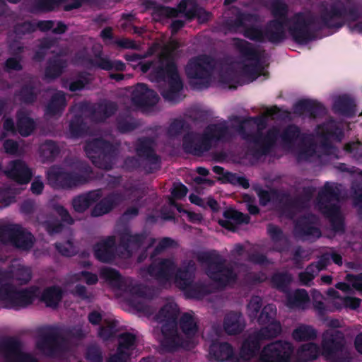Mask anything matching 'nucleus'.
<instances>
[{"instance_id":"9","label":"nucleus","mask_w":362,"mask_h":362,"mask_svg":"<svg viewBox=\"0 0 362 362\" xmlns=\"http://www.w3.org/2000/svg\"><path fill=\"white\" fill-rule=\"evenodd\" d=\"M81 170L85 175L68 172L59 166H53L47 173V178L56 188L71 189L86 183L88 177L93 173L92 168L88 164H83Z\"/></svg>"},{"instance_id":"13","label":"nucleus","mask_w":362,"mask_h":362,"mask_svg":"<svg viewBox=\"0 0 362 362\" xmlns=\"http://www.w3.org/2000/svg\"><path fill=\"white\" fill-rule=\"evenodd\" d=\"M99 274L100 278L114 288L138 297H144L146 295L144 288L141 284H134L131 280L123 277L116 269L103 267L100 268Z\"/></svg>"},{"instance_id":"57","label":"nucleus","mask_w":362,"mask_h":362,"mask_svg":"<svg viewBox=\"0 0 362 362\" xmlns=\"http://www.w3.org/2000/svg\"><path fill=\"white\" fill-rule=\"evenodd\" d=\"M302 135L300 129L296 124H288L282 131L281 139L284 144L291 145L295 143ZM304 134H303V136Z\"/></svg>"},{"instance_id":"15","label":"nucleus","mask_w":362,"mask_h":362,"mask_svg":"<svg viewBox=\"0 0 362 362\" xmlns=\"http://www.w3.org/2000/svg\"><path fill=\"white\" fill-rule=\"evenodd\" d=\"M293 353L291 343L276 341L265 346L255 362H291Z\"/></svg>"},{"instance_id":"48","label":"nucleus","mask_w":362,"mask_h":362,"mask_svg":"<svg viewBox=\"0 0 362 362\" xmlns=\"http://www.w3.org/2000/svg\"><path fill=\"white\" fill-rule=\"evenodd\" d=\"M310 302V297L305 289H296L286 298V305L290 308L304 309Z\"/></svg>"},{"instance_id":"1","label":"nucleus","mask_w":362,"mask_h":362,"mask_svg":"<svg viewBox=\"0 0 362 362\" xmlns=\"http://www.w3.org/2000/svg\"><path fill=\"white\" fill-rule=\"evenodd\" d=\"M359 18L356 5L346 6L341 0H335L329 6L322 4L317 16L310 12L296 13L288 19V31L293 42L304 45L315 40L317 31L342 28L344 23L339 19L356 22Z\"/></svg>"},{"instance_id":"17","label":"nucleus","mask_w":362,"mask_h":362,"mask_svg":"<svg viewBox=\"0 0 362 362\" xmlns=\"http://www.w3.org/2000/svg\"><path fill=\"white\" fill-rule=\"evenodd\" d=\"M268 328H261L248 335L243 341L240 354L241 358L245 360H249L254 358L259 352L261 348V341L264 339L275 338L278 336V331L272 329V334H267L269 331Z\"/></svg>"},{"instance_id":"27","label":"nucleus","mask_w":362,"mask_h":362,"mask_svg":"<svg viewBox=\"0 0 362 362\" xmlns=\"http://www.w3.org/2000/svg\"><path fill=\"white\" fill-rule=\"evenodd\" d=\"M211 141L204 133L201 140L195 141L193 133H187L182 139V148L187 153L200 156L204 152L209 151L211 148Z\"/></svg>"},{"instance_id":"56","label":"nucleus","mask_w":362,"mask_h":362,"mask_svg":"<svg viewBox=\"0 0 362 362\" xmlns=\"http://www.w3.org/2000/svg\"><path fill=\"white\" fill-rule=\"evenodd\" d=\"M16 289L11 283L0 285V301L4 304L6 308L11 309Z\"/></svg>"},{"instance_id":"42","label":"nucleus","mask_w":362,"mask_h":362,"mask_svg":"<svg viewBox=\"0 0 362 362\" xmlns=\"http://www.w3.org/2000/svg\"><path fill=\"white\" fill-rule=\"evenodd\" d=\"M37 291L36 287L16 289L11 309L18 310L31 305L36 298Z\"/></svg>"},{"instance_id":"30","label":"nucleus","mask_w":362,"mask_h":362,"mask_svg":"<svg viewBox=\"0 0 362 362\" xmlns=\"http://www.w3.org/2000/svg\"><path fill=\"white\" fill-rule=\"evenodd\" d=\"M197 266L192 260H185L180 267L176 268L174 278L176 286L181 290L194 282Z\"/></svg>"},{"instance_id":"63","label":"nucleus","mask_w":362,"mask_h":362,"mask_svg":"<svg viewBox=\"0 0 362 362\" xmlns=\"http://www.w3.org/2000/svg\"><path fill=\"white\" fill-rule=\"evenodd\" d=\"M136 336L130 332H124L119 335V344L117 349L120 350H130L134 346Z\"/></svg>"},{"instance_id":"38","label":"nucleus","mask_w":362,"mask_h":362,"mask_svg":"<svg viewBox=\"0 0 362 362\" xmlns=\"http://www.w3.org/2000/svg\"><path fill=\"white\" fill-rule=\"evenodd\" d=\"M204 133L211 142H226L232 138L230 131L225 121L209 124L206 127Z\"/></svg>"},{"instance_id":"10","label":"nucleus","mask_w":362,"mask_h":362,"mask_svg":"<svg viewBox=\"0 0 362 362\" xmlns=\"http://www.w3.org/2000/svg\"><path fill=\"white\" fill-rule=\"evenodd\" d=\"M233 45L241 56L252 63L243 66L242 73L252 81L257 79L263 71L261 52L255 49L252 44L241 38H233Z\"/></svg>"},{"instance_id":"50","label":"nucleus","mask_w":362,"mask_h":362,"mask_svg":"<svg viewBox=\"0 0 362 362\" xmlns=\"http://www.w3.org/2000/svg\"><path fill=\"white\" fill-rule=\"evenodd\" d=\"M317 330L311 325L301 324L292 332V338L296 341H308L317 338Z\"/></svg>"},{"instance_id":"23","label":"nucleus","mask_w":362,"mask_h":362,"mask_svg":"<svg viewBox=\"0 0 362 362\" xmlns=\"http://www.w3.org/2000/svg\"><path fill=\"white\" fill-rule=\"evenodd\" d=\"M293 113L298 116H307L310 119L322 117L327 111L325 105L316 100L301 99L293 106Z\"/></svg>"},{"instance_id":"36","label":"nucleus","mask_w":362,"mask_h":362,"mask_svg":"<svg viewBox=\"0 0 362 362\" xmlns=\"http://www.w3.org/2000/svg\"><path fill=\"white\" fill-rule=\"evenodd\" d=\"M267 233L274 244V251L282 253L289 250L290 240L279 226L269 223L267 226Z\"/></svg>"},{"instance_id":"58","label":"nucleus","mask_w":362,"mask_h":362,"mask_svg":"<svg viewBox=\"0 0 362 362\" xmlns=\"http://www.w3.org/2000/svg\"><path fill=\"white\" fill-rule=\"evenodd\" d=\"M87 129V124L83 117L80 115H75L69 124L70 134L73 137L78 138L83 136Z\"/></svg>"},{"instance_id":"7","label":"nucleus","mask_w":362,"mask_h":362,"mask_svg":"<svg viewBox=\"0 0 362 362\" xmlns=\"http://www.w3.org/2000/svg\"><path fill=\"white\" fill-rule=\"evenodd\" d=\"M157 81H165L168 77V88L160 90L165 100L173 104L181 101L180 92L183 89V82L179 75L175 62L168 58L164 65H159L153 70Z\"/></svg>"},{"instance_id":"8","label":"nucleus","mask_w":362,"mask_h":362,"mask_svg":"<svg viewBox=\"0 0 362 362\" xmlns=\"http://www.w3.org/2000/svg\"><path fill=\"white\" fill-rule=\"evenodd\" d=\"M215 68V62L212 57L203 55L189 59L185 67V74L191 81L190 86L194 89L208 88L212 72Z\"/></svg>"},{"instance_id":"47","label":"nucleus","mask_w":362,"mask_h":362,"mask_svg":"<svg viewBox=\"0 0 362 362\" xmlns=\"http://www.w3.org/2000/svg\"><path fill=\"white\" fill-rule=\"evenodd\" d=\"M328 218L332 230L336 233H344L345 232V223L344 218L340 214V206H331L328 211L320 212Z\"/></svg>"},{"instance_id":"55","label":"nucleus","mask_w":362,"mask_h":362,"mask_svg":"<svg viewBox=\"0 0 362 362\" xmlns=\"http://www.w3.org/2000/svg\"><path fill=\"white\" fill-rule=\"evenodd\" d=\"M320 354V348L314 342H309L301 345L298 349V356L304 361L315 360Z\"/></svg>"},{"instance_id":"19","label":"nucleus","mask_w":362,"mask_h":362,"mask_svg":"<svg viewBox=\"0 0 362 362\" xmlns=\"http://www.w3.org/2000/svg\"><path fill=\"white\" fill-rule=\"evenodd\" d=\"M0 352L6 362H37L33 355L23 351L21 341L15 337H7L1 341Z\"/></svg>"},{"instance_id":"37","label":"nucleus","mask_w":362,"mask_h":362,"mask_svg":"<svg viewBox=\"0 0 362 362\" xmlns=\"http://www.w3.org/2000/svg\"><path fill=\"white\" fill-rule=\"evenodd\" d=\"M223 329L228 335L241 333L245 327V320L241 313L230 311L223 319Z\"/></svg>"},{"instance_id":"31","label":"nucleus","mask_w":362,"mask_h":362,"mask_svg":"<svg viewBox=\"0 0 362 362\" xmlns=\"http://www.w3.org/2000/svg\"><path fill=\"white\" fill-rule=\"evenodd\" d=\"M153 143L151 137L139 138L135 145V151L139 158H144L151 165H159L160 158L155 152Z\"/></svg>"},{"instance_id":"16","label":"nucleus","mask_w":362,"mask_h":362,"mask_svg":"<svg viewBox=\"0 0 362 362\" xmlns=\"http://www.w3.org/2000/svg\"><path fill=\"white\" fill-rule=\"evenodd\" d=\"M252 15L248 13H238L234 20L226 22L229 30H235L243 28V35L245 37L257 42H264L266 41L264 29L255 25H246V22L251 21Z\"/></svg>"},{"instance_id":"43","label":"nucleus","mask_w":362,"mask_h":362,"mask_svg":"<svg viewBox=\"0 0 362 362\" xmlns=\"http://www.w3.org/2000/svg\"><path fill=\"white\" fill-rule=\"evenodd\" d=\"M64 296L63 289L57 285L46 287L40 296V300L45 303L47 307L57 308Z\"/></svg>"},{"instance_id":"52","label":"nucleus","mask_w":362,"mask_h":362,"mask_svg":"<svg viewBox=\"0 0 362 362\" xmlns=\"http://www.w3.org/2000/svg\"><path fill=\"white\" fill-rule=\"evenodd\" d=\"M315 189L313 187H305L303 188L302 195L295 199L288 196L285 201L284 205L289 208H303L305 202L310 201L314 194Z\"/></svg>"},{"instance_id":"18","label":"nucleus","mask_w":362,"mask_h":362,"mask_svg":"<svg viewBox=\"0 0 362 362\" xmlns=\"http://www.w3.org/2000/svg\"><path fill=\"white\" fill-rule=\"evenodd\" d=\"M317 132L321 138V145L326 153L335 155L337 148L332 144L331 140L340 141L344 133L338 124L333 119H329L317 126Z\"/></svg>"},{"instance_id":"20","label":"nucleus","mask_w":362,"mask_h":362,"mask_svg":"<svg viewBox=\"0 0 362 362\" xmlns=\"http://www.w3.org/2000/svg\"><path fill=\"white\" fill-rule=\"evenodd\" d=\"M317 218L310 214L298 218L294 222L293 233L303 241L314 242L322 236L320 229L316 226Z\"/></svg>"},{"instance_id":"44","label":"nucleus","mask_w":362,"mask_h":362,"mask_svg":"<svg viewBox=\"0 0 362 362\" xmlns=\"http://www.w3.org/2000/svg\"><path fill=\"white\" fill-rule=\"evenodd\" d=\"M66 106V98L65 93L58 90L54 93L45 107V114L53 117L61 115Z\"/></svg>"},{"instance_id":"35","label":"nucleus","mask_w":362,"mask_h":362,"mask_svg":"<svg viewBox=\"0 0 362 362\" xmlns=\"http://www.w3.org/2000/svg\"><path fill=\"white\" fill-rule=\"evenodd\" d=\"M223 217L225 219L218 221V223L223 228L235 232L238 229V226L243 223H248L250 221L249 215L243 214L233 209H228L224 211Z\"/></svg>"},{"instance_id":"62","label":"nucleus","mask_w":362,"mask_h":362,"mask_svg":"<svg viewBox=\"0 0 362 362\" xmlns=\"http://www.w3.org/2000/svg\"><path fill=\"white\" fill-rule=\"evenodd\" d=\"M57 251L64 257H73L76 255L77 251L76 247L71 240H67L65 242H57L54 244Z\"/></svg>"},{"instance_id":"60","label":"nucleus","mask_w":362,"mask_h":362,"mask_svg":"<svg viewBox=\"0 0 362 362\" xmlns=\"http://www.w3.org/2000/svg\"><path fill=\"white\" fill-rule=\"evenodd\" d=\"M181 290L184 291L187 298L199 299L204 296L206 293L205 286L203 284L194 282Z\"/></svg>"},{"instance_id":"5","label":"nucleus","mask_w":362,"mask_h":362,"mask_svg":"<svg viewBox=\"0 0 362 362\" xmlns=\"http://www.w3.org/2000/svg\"><path fill=\"white\" fill-rule=\"evenodd\" d=\"M197 260L204 267L206 276L220 288H226L236 281L238 276L233 268L226 264V259L218 251L199 252Z\"/></svg>"},{"instance_id":"41","label":"nucleus","mask_w":362,"mask_h":362,"mask_svg":"<svg viewBox=\"0 0 362 362\" xmlns=\"http://www.w3.org/2000/svg\"><path fill=\"white\" fill-rule=\"evenodd\" d=\"M115 126L121 134H127L136 129L139 126V122L134 118L128 110L120 112L115 119Z\"/></svg>"},{"instance_id":"39","label":"nucleus","mask_w":362,"mask_h":362,"mask_svg":"<svg viewBox=\"0 0 362 362\" xmlns=\"http://www.w3.org/2000/svg\"><path fill=\"white\" fill-rule=\"evenodd\" d=\"M66 66V60L60 56L55 55L50 57L45 69L44 79L48 81L57 79L63 74Z\"/></svg>"},{"instance_id":"54","label":"nucleus","mask_w":362,"mask_h":362,"mask_svg":"<svg viewBox=\"0 0 362 362\" xmlns=\"http://www.w3.org/2000/svg\"><path fill=\"white\" fill-rule=\"evenodd\" d=\"M259 203L262 206L267 205L272 201H276L279 203H283L288 194L284 192H280L277 190H272L269 192L267 190L262 189L258 193Z\"/></svg>"},{"instance_id":"34","label":"nucleus","mask_w":362,"mask_h":362,"mask_svg":"<svg viewBox=\"0 0 362 362\" xmlns=\"http://www.w3.org/2000/svg\"><path fill=\"white\" fill-rule=\"evenodd\" d=\"M115 238L113 236H108L104 240L94 245V256L101 262H111L115 258Z\"/></svg>"},{"instance_id":"12","label":"nucleus","mask_w":362,"mask_h":362,"mask_svg":"<svg viewBox=\"0 0 362 362\" xmlns=\"http://www.w3.org/2000/svg\"><path fill=\"white\" fill-rule=\"evenodd\" d=\"M346 343L344 334L341 331H326L322 335L321 343L322 356L330 362H345L343 352Z\"/></svg>"},{"instance_id":"53","label":"nucleus","mask_w":362,"mask_h":362,"mask_svg":"<svg viewBox=\"0 0 362 362\" xmlns=\"http://www.w3.org/2000/svg\"><path fill=\"white\" fill-rule=\"evenodd\" d=\"M22 103L30 105L34 103L37 97L35 87L32 83H26L21 86L20 90L16 93Z\"/></svg>"},{"instance_id":"45","label":"nucleus","mask_w":362,"mask_h":362,"mask_svg":"<svg viewBox=\"0 0 362 362\" xmlns=\"http://www.w3.org/2000/svg\"><path fill=\"white\" fill-rule=\"evenodd\" d=\"M333 110L339 115L352 117L356 110L354 100L346 94L339 95L334 100Z\"/></svg>"},{"instance_id":"6","label":"nucleus","mask_w":362,"mask_h":362,"mask_svg":"<svg viewBox=\"0 0 362 362\" xmlns=\"http://www.w3.org/2000/svg\"><path fill=\"white\" fill-rule=\"evenodd\" d=\"M118 144H112L103 138L93 139L84 145V151L93 164L100 169H112L119 153Z\"/></svg>"},{"instance_id":"2","label":"nucleus","mask_w":362,"mask_h":362,"mask_svg":"<svg viewBox=\"0 0 362 362\" xmlns=\"http://www.w3.org/2000/svg\"><path fill=\"white\" fill-rule=\"evenodd\" d=\"M179 308L176 304L166 303L156 315L155 318L161 325L163 339L160 341V350L172 353L182 346L183 339L178 333L177 325L187 339L193 338L198 332L199 327L193 315L185 313L180 318Z\"/></svg>"},{"instance_id":"51","label":"nucleus","mask_w":362,"mask_h":362,"mask_svg":"<svg viewBox=\"0 0 362 362\" xmlns=\"http://www.w3.org/2000/svg\"><path fill=\"white\" fill-rule=\"evenodd\" d=\"M40 156L45 162H52L60 153V148L56 141L46 140L40 146Z\"/></svg>"},{"instance_id":"59","label":"nucleus","mask_w":362,"mask_h":362,"mask_svg":"<svg viewBox=\"0 0 362 362\" xmlns=\"http://www.w3.org/2000/svg\"><path fill=\"white\" fill-rule=\"evenodd\" d=\"M272 14L274 19H281V21L288 22V6L281 0L274 1L272 6Z\"/></svg>"},{"instance_id":"21","label":"nucleus","mask_w":362,"mask_h":362,"mask_svg":"<svg viewBox=\"0 0 362 362\" xmlns=\"http://www.w3.org/2000/svg\"><path fill=\"white\" fill-rule=\"evenodd\" d=\"M82 110L89 112L92 121L104 122L117 112L118 105L116 102L104 100L95 105H83Z\"/></svg>"},{"instance_id":"25","label":"nucleus","mask_w":362,"mask_h":362,"mask_svg":"<svg viewBox=\"0 0 362 362\" xmlns=\"http://www.w3.org/2000/svg\"><path fill=\"white\" fill-rule=\"evenodd\" d=\"M177 265L170 258L161 259L157 264H151L147 268L148 274L158 281H168L175 275Z\"/></svg>"},{"instance_id":"46","label":"nucleus","mask_w":362,"mask_h":362,"mask_svg":"<svg viewBox=\"0 0 362 362\" xmlns=\"http://www.w3.org/2000/svg\"><path fill=\"white\" fill-rule=\"evenodd\" d=\"M16 129L21 136L27 137L35 130V122L25 111L18 110L16 112Z\"/></svg>"},{"instance_id":"33","label":"nucleus","mask_w":362,"mask_h":362,"mask_svg":"<svg viewBox=\"0 0 362 362\" xmlns=\"http://www.w3.org/2000/svg\"><path fill=\"white\" fill-rule=\"evenodd\" d=\"M286 27L288 28V22L281 19H272L269 21L264 26L266 40L274 45H278L286 38Z\"/></svg>"},{"instance_id":"24","label":"nucleus","mask_w":362,"mask_h":362,"mask_svg":"<svg viewBox=\"0 0 362 362\" xmlns=\"http://www.w3.org/2000/svg\"><path fill=\"white\" fill-rule=\"evenodd\" d=\"M6 177L20 185H25L30 182L33 172L22 160H11L4 172Z\"/></svg>"},{"instance_id":"28","label":"nucleus","mask_w":362,"mask_h":362,"mask_svg":"<svg viewBox=\"0 0 362 362\" xmlns=\"http://www.w3.org/2000/svg\"><path fill=\"white\" fill-rule=\"evenodd\" d=\"M340 197L339 189L337 187L327 182L323 188L318 192L316 198V205L320 212L329 210L331 206H339L338 204L332 203L338 201Z\"/></svg>"},{"instance_id":"29","label":"nucleus","mask_w":362,"mask_h":362,"mask_svg":"<svg viewBox=\"0 0 362 362\" xmlns=\"http://www.w3.org/2000/svg\"><path fill=\"white\" fill-rule=\"evenodd\" d=\"M179 8L185 13L188 21L197 19L200 23L208 22L211 17V13L206 11L204 8L199 6L194 0H182L179 4Z\"/></svg>"},{"instance_id":"40","label":"nucleus","mask_w":362,"mask_h":362,"mask_svg":"<svg viewBox=\"0 0 362 362\" xmlns=\"http://www.w3.org/2000/svg\"><path fill=\"white\" fill-rule=\"evenodd\" d=\"M209 355L217 362H224L234 358V349L228 342H213L209 346Z\"/></svg>"},{"instance_id":"3","label":"nucleus","mask_w":362,"mask_h":362,"mask_svg":"<svg viewBox=\"0 0 362 362\" xmlns=\"http://www.w3.org/2000/svg\"><path fill=\"white\" fill-rule=\"evenodd\" d=\"M267 119L264 115L248 117L242 120L236 127V132L242 140L254 146L248 147L249 154L259 160L268 156L276 145L279 136L276 128H272L265 134L262 131L267 127Z\"/></svg>"},{"instance_id":"26","label":"nucleus","mask_w":362,"mask_h":362,"mask_svg":"<svg viewBox=\"0 0 362 362\" xmlns=\"http://www.w3.org/2000/svg\"><path fill=\"white\" fill-rule=\"evenodd\" d=\"M132 102L134 105L140 107H151L156 105L159 97L157 93L148 88L145 83H138L132 92Z\"/></svg>"},{"instance_id":"22","label":"nucleus","mask_w":362,"mask_h":362,"mask_svg":"<svg viewBox=\"0 0 362 362\" xmlns=\"http://www.w3.org/2000/svg\"><path fill=\"white\" fill-rule=\"evenodd\" d=\"M148 233L144 230L133 234L130 229L124 228L119 233V246L124 249L127 257H132L134 252L139 250L146 240Z\"/></svg>"},{"instance_id":"14","label":"nucleus","mask_w":362,"mask_h":362,"mask_svg":"<svg viewBox=\"0 0 362 362\" xmlns=\"http://www.w3.org/2000/svg\"><path fill=\"white\" fill-rule=\"evenodd\" d=\"M65 342L66 339L61 335L59 329L50 327L37 340L36 347L45 356L54 358L65 351Z\"/></svg>"},{"instance_id":"4","label":"nucleus","mask_w":362,"mask_h":362,"mask_svg":"<svg viewBox=\"0 0 362 362\" xmlns=\"http://www.w3.org/2000/svg\"><path fill=\"white\" fill-rule=\"evenodd\" d=\"M101 189L90 190L74 197L71 204L74 210L83 213L91 205L96 203L90 211L93 217H100L111 212L124 200V194L120 192H112L102 198Z\"/></svg>"},{"instance_id":"32","label":"nucleus","mask_w":362,"mask_h":362,"mask_svg":"<svg viewBox=\"0 0 362 362\" xmlns=\"http://www.w3.org/2000/svg\"><path fill=\"white\" fill-rule=\"evenodd\" d=\"M276 307L274 304L269 303L266 305L261 310L260 313L255 319L259 325L264 326L262 328H268L269 332L267 334H272L271 332L272 329H276L278 331V335L281 332V323L276 320Z\"/></svg>"},{"instance_id":"49","label":"nucleus","mask_w":362,"mask_h":362,"mask_svg":"<svg viewBox=\"0 0 362 362\" xmlns=\"http://www.w3.org/2000/svg\"><path fill=\"white\" fill-rule=\"evenodd\" d=\"M292 281V274L288 272H275L270 278L272 286L282 292H286L288 289Z\"/></svg>"},{"instance_id":"61","label":"nucleus","mask_w":362,"mask_h":362,"mask_svg":"<svg viewBox=\"0 0 362 362\" xmlns=\"http://www.w3.org/2000/svg\"><path fill=\"white\" fill-rule=\"evenodd\" d=\"M262 300L259 296H253L247 304V315L250 320L253 322L262 309Z\"/></svg>"},{"instance_id":"11","label":"nucleus","mask_w":362,"mask_h":362,"mask_svg":"<svg viewBox=\"0 0 362 362\" xmlns=\"http://www.w3.org/2000/svg\"><path fill=\"white\" fill-rule=\"evenodd\" d=\"M0 243L11 244L17 249L28 251L34 245L35 238L19 224H6L0 226Z\"/></svg>"},{"instance_id":"64","label":"nucleus","mask_w":362,"mask_h":362,"mask_svg":"<svg viewBox=\"0 0 362 362\" xmlns=\"http://www.w3.org/2000/svg\"><path fill=\"white\" fill-rule=\"evenodd\" d=\"M86 359L88 362H103V352L96 344L89 345L86 351Z\"/></svg>"}]
</instances>
